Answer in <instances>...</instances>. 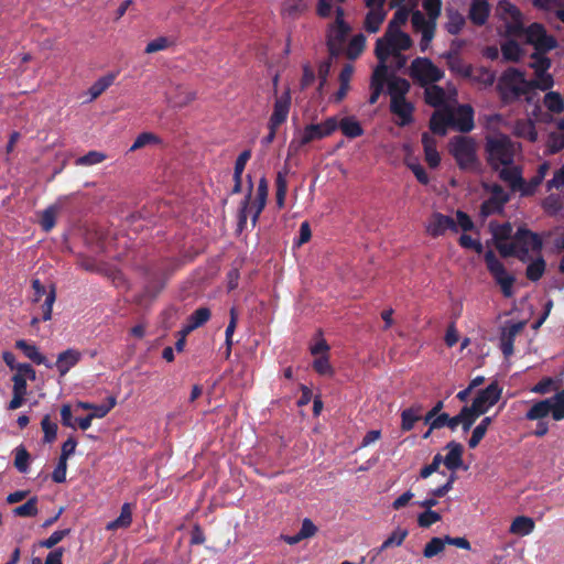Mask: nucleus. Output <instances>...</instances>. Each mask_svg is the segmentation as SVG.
Returning a JSON list of instances; mask_svg holds the SVG:
<instances>
[{
  "instance_id": "obj_1",
  "label": "nucleus",
  "mask_w": 564,
  "mask_h": 564,
  "mask_svg": "<svg viewBox=\"0 0 564 564\" xmlns=\"http://www.w3.org/2000/svg\"><path fill=\"white\" fill-rule=\"evenodd\" d=\"M519 150L520 145L507 134L499 133L486 137V159L494 171H498L501 166L512 165Z\"/></svg>"
},
{
  "instance_id": "obj_2",
  "label": "nucleus",
  "mask_w": 564,
  "mask_h": 564,
  "mask_svg": "<svg viewBox=\"0 0 564 564\" xmlns=\"http://www.w3.org/2000/svg\"><path fill=\"white\" fill-rule=\"evenodd\" d=\"M448 152L462 171L476 172L480 162L477 156V143L473 137L454 135L448 141Z\"/></svg>"
},
{
  "instance_id": "obj_3",
  "label": "nucleus",
  "mask_w": 564,
  "mask_h": 564,
  "mask_svg": "<svg viewBox=\"0 0 564 564\" xmlns=\"http://www.w3.org/2000/svg\"><path fill=\"white\" fill-rule=\"evenodd\" d=\"M337 129L338 119L335 116L328 117L321 123L306 124L304 129L299 133V135L291 140L289 144V153H296L301 148L310 144L311 142L329 137Z\"/></svg>"
},
{
  "instance_id": "obj_4",
  "label": "nucleus",
  "mask_w": 564,
  "mask_h": 564,
  "mask_svg": "<svg viewBox=\"0 0 564 564\" xmlns=\"http://www.w3.org/2000/svg\"><path fill=\"white\" fill-rule=\"evenodd\" d=\"M530 85L521 70L510 67L501 75L498 89L503 100H514L529 95Z\"/></svg>"
},
{
  "instance_id": "obj_5",
  "label": "nucleus",
  "mask_w": 564,
  "mask_h": 564,
  "mask_svg": "<svg viewBox=\"0 0 564 564\" xmlns=\"http://www.w3.org/2000/svg\"><path fill=\"white\" fill-rule=\"evenodd\" d=\"M409 75L414 83L421 87H426L430 84L440 82L444 77V72L430 58L416 57L411 63Z\"/></svg>"
},
{
  "instance_id": "obj_6",
  "label": "nucleus",
  "mask_w": 564,
  "mask_h": 564,
  "mask_svg": "<svg viewBox=\"0 0 564 564\" xmlns=\"http://www.w3.org/2000/svg\"><path fill=\"white\" fill-rule=\"evenodd\" d=\"M485 262L488 271L495 279L496 283L501 288V292L505 297H511L513 295V284L516 279L509 274L501 261L496 257L492 250H488L485 253Z\"/></svg>"
},
{
  "instance_id": "obj_7",
  "label": "nucleus",
  "mask_w": 564,
  "mask_h": 564,
  "mask_svg": "<svg viewBox=\"0 0 564 564\" xmlns=\"http://www.w3.org/2000/svg\"><path fill=\"white\" fill-rule=\"evenodd\" d=\"M513 242L517 243L518 259L522 262L528 260L530 250L540 252L543 248L542 238L524 226L517 229Z\"/></svg>"
},
{
  "instance_id": "obj_8",
  "label": "nucleus",
  "mask_w": 564,
  "mask_h": 564,
  "mask_svg": "<svg viewBox=\"0 0 564 564\" xmlns=\"http://www.w3.org/2000/svg\"><path fill=\"white\" fill-rule=\"evenodd\" d=\"M523 33L527 36L528 43L532 44L535 51L549 52L556 47V40L549 35L545 28L540 23H532Z\"/></svg>"
},
{
  "instance_id": "obj_9",
  "label": "nucleus",
  "mask_w": 564,
  "mask_h": 564,
  "mask_svg": "<svg viewBox=\"0 0 564 564\" xmlns=\"http://www.w3.org/2000/svg\"><path fill=\"white\" fill-rule=\"evenodd\" d=\"M248 192L245 198L241 200L239 210H238V223H237V230L239 232H242L247 228V219H248V212L249 209L252 212L251 216V225L254 228L257 226V223L259 220V217L263 209H259L257 206L251 205V198H252V191H253V184L251 181V176L248 175Z\"/></svg>"
},
{
  "instance_id": "obj_10",
  "label": "nucleus",
  "mask_w": 564,
  "mask_h": 564,
  "mask_svg": "<svg viewBox=\"0 0 564 564\" xmlns=\"http://www.w3.org/2000/svg\"><path fill=\"white\" fill-rule=\"evenodd\" d=\"M498 12L501 18L510 19V23L507 25V31L512 35H521L524 31V25L522 22V13L513 3L501 0L497 7Z\"/></svg>"
},
{
  "instance_id": "obj_11",
  "label": "nucleus",
  "mask_w": 564,
  "mask_h": 564,
  "mask_svg": "<svg viewBox=\"0 0 564 564\" xmlns=\"http://www.w3.org/2000/svg\"><path fill=\"white\" fill-rule=\"evenodd\" d=\"M501 391L498 382H491L485 389L478 391L470 405L482 415L499 401Z\"/></svg>"
},
{
  "instance_id": "obj_12",
  "label": "nucleus",
  "mask_w": 564,
  "mask_h": 564,
  "mask_svg": "<svg viewBox=\"0 0 564 564\" xmlns=\"http://www.w3.org/2000/svg\"><path fill=\"white\" fill-rule=\"evenodd\" d=\"M412 26L415 31L421 32L422 37L420 41V50L422 52L426 51L430 46L432 40L435 36L436 31V24L435 23H427L426 18L424 14L416 10L412 13L411 18Z\"/></svg>"
},
{
  "instance_id": "obj_13",
  "label": "nucleus",
  "mask_w": 564,
  "mask_h": 564,
  "mask_svg": "<svg viewBox=\"0 0 564 564\" xmlns=\"http://www.w3.org/2000/svg\"><path fill=\"white\" fill-rule=\"evenodd\" d=\"M446 230L457 232L456 221L447 215L435 212L432 214L429 225L426 226V232L433 238L443 236Z\"/></svg>"
},
{
  "instance_id": "obj_14",
  "label": "nucleus",
  "mask_w": 564,
  "mask_h": 564,
  "mask_svg": "<svg viewBox=\"0 0 564 564\" xmlns=\"http://www.w3.org/2000/svg\"><path fill=\"white\" fill-rule=\"evenodd\" d=\"M525 327L524 321L510 323L506 325L500 335V349L505 357H510L514 351V339L517 335Z\"/></svg>"
},
{
  "instance_id": "obj_15",
  "label": "nucleus",
  "mask_w": 564,
  "mask_h": 564,
  "mask_svg": "<svg viewBox=\"0 0 564 564\" xmlns=\"http://www.w3.org/2000/svg\"><path fill=\"white\" fill-rule=\"evenodd\" d=\"M291 108V94L289 90L284 91L274 101L273 111L269 119L268 126L272 128H279L288 119Z\"/></svg>"
},
{
  "instance_id": "obj_16",
  "label": "nucleus",
  "mask_w": 564,
  "mask_h": 564,
  "mask_svg": "<svg viewBox=\"0 0 564 564\" xmlns=\"http://www.w3.org/2000/svg\"><path fill=\"white\" fill-rule=\"evenodd\" d=\"M499 178L507 183L510 189L522 194L524 187V178L522 176V167L519 165L502 166L498 171Z\"/></svg>"
},
{
  "instance_id": "obj_17",
  "label": "nucleus",
  "mask_w": 564,
  "mask_h": 564,
  "mask_svg": "<svg viewBox=\"0 0 564 564\" xmlns=\"http://www.w3.org/2000/svg\"><path fill=\"white\" fill-rule=\"evenodd\" d=\"M83 358V354L75 348H68L57 355L53 367L58 371L59 377H64L74 368Z\"/></svg>"
},
{
  "instance_id": "obj_18",
  "label": "nucleus",
  "mask_w": 564,
  "mask_h": 564,
  "mask_svg": "<svg viewBox=\"0 0 564 564\" xmlns=\"http://www.w3.org/2000/svg\"><path fill=\"white\" fill-rule=\"evenodd\" d=\"M451 120L453 128L462 133H467L475 127L474 110L469 105H462Z\"/></svg>"
},
{
  "instance_id": "obj_19",
  "label": "nucleus",
  "mask_w": 564,
  "mask_h": 564,
  "mask_svg": "<svg viewBox=\"0 0 564 564\" xmlns=\"http://www.w3.org/2000/svg\"><path fill=\"white\" fill-rule=\"evenodd\" d=\"M448 69L463 78H471L474 67L471 64H466L457 51H448L444 54Z\"/></svg>"
},
{
  "instance_id": "obj_20",
  "label": "nucleus",
  "mask_w": 564,
  "mask_h": 564,
  "mask_svg": "<svg viewBox=\"0 0 564 564\" xmlns=\"http://www.w3.org/2000/svg\"><path fill=\"white\" fill-rule=\"evenodd\" d=\"M15 348L20 349L24 356L35 365H43L48 369L53 368V362L41 354L34 344H30L24 339H19L15 341Z\"/></svg>"
},
{
  "instance_id": "obj_21",
  "label": "nucleus",
  "mask_w": 564,
  "mask_h": 564,
  "mask_svg": "<svg viewBox=\"0 0 564 564\" xmlns=\"http://www.w3.org/2000/svg\"><path fill=\"white\" fill-rule=\"evenodd\" d=\"M390 110L393 115L400 118L399 126L404 127L412 123L414 106L405 98L391 100Z\"/></svg>"
},
{
  "instance_id": "obj_22",
  "label": "nucleus",
  "mask_w": 564,
  "mask_h": 564,
  "mask_svg": "<svg viewBox=\"0 0 564 564\" xmlns=\"http://www.w3.org/2000/svg\"><path fill=\"white\" fill-rule=\"evenodd\" d=\"M446 449H448V453L443 457V463L447 469L456 471L463 466L464 447L460 443L451 441L447 443Z\"/></svg>"
},
{
  "instance_id": "obj_23",
  "label": "nucleus",
  "mask_w": 564,
  "mask_h": 564,
  "mask_svg": "<svg viewBox=\"0 0 564 564\" xmlns=\"http://www.w3.org/2000/svg\"><path fill=\"white\" fill-rule=\"evenodd\" d=\"M117 401L115 397H108L107 402L100 404L99 408L95 409V412L89 413L88 415L84 417L77 419V423L80 430L86 431L90 427L91 422L94 419L98 417H105L116 405Z\"/></svg>"
},
{
  "instance_id": "obj_24",
  "label": "nucleus",
  "mask_w": 564,
  "mask_h": 564,
  "mask_svg": "<svg viewBox=\"0 0 564 564\" xmlns=\"http://www.w3.org/2000/svg\"><path fill=\"white\" fill-rule=\"evenodd\" d=\"M352 74H354V66L351 64H345L339 73V76H338L339 88L333 96L334 102L339 104L346 98V96L350 89V80H351Z\"/></svg>"
},
{
  "instance_id": "obj_25",
  "label": "nucleus",
  "mask_w": 564,
  "mask_h": 564,
  "mask_svg": "<svg viewBox=\"0 0 564 564\" xmlns=\"http://www.w3.org/2000/svg\"><path fill=\"white\" fill-rule=\"evenodd\" d=\"M364 21V29L368 33H377L387 17V11L383 8H368Z\"/></svg>"
},
{
  "instance_id": "obj_26",
  "label": "nucleus",
  "mask_w": 564,
  "mask_h": 564,
  "mask_svg": "<svg viewBox=\"0 0 564 564\" xmlns=\"http://www.w3.org/2000/svg\"><path fill=\"white\" fill-rule=\"evenodd\" d=\"M489 13L490 8L486 0H475L470 6L468 18L475 25L481 26L487 22Z\"/></svg>"
},
{
  "instance_id": "obj_27",
  "label": "nucleus",
  "mask_w": 564,
  "mask_h": 564,
  "mask_svg": "<svg viewBox=\"0 0 564 564\" xmlns=\"http://www.w3.org/2000/svg\"><path fill=\"white\" fill-rule=\"evenodd\" d=\"M453 113L435 111L430 119V129L434 134L445 135L447 128L452 127Z\"/></svg>"
},
{
  "instance_id": "obj_28",
  "label": "nucleus",
  "mask_w": 564,
  "mask_h": 564,
  "mask_svg": "<svg viewBox=\"0 0 564 564\" xmlns=\"http://www.w3.org/2000/svg\"><path fill=\"white\" fill-rule=\"evenodd\" d=\"M411 85L408 79L397 76H391L388 82V94L391 100L405 98L410 91Z\"/></svg>"
},
{
  "instance_id": "obj_29",
  "label": "nucleus",
  "mask_w": 564,
  "mask_h": 564,
  "mask_svg": "<svg viewBox=\"0 0 564 564\" xmlns=\"http://www.w3.org/2000/svg\"><path fill=\"white\" fill-rule=\"evenodd\" d=\"M550 170V164L547 162H543L538 166L536 173L533 177L529 180V182L524 181V187L522 191V196H531L535 193L536 188L543 182L545 175Z\"/></svg>"
},
{
  "instance_id": "obj_30",
  "label": "nucleus",
  "mask_w": 564,
  "mask_h": 564,
  "mask_svg": "<svg viewBox=\"0 0 564 564\" xmlns=\"http://www.w3.org/2000/svg\"><path fill=\"white\" fill-rule=\"evenodd\" d=\"M132 523V511L130 503H123L121 507V511L118 518L110 521L106 525V530L115 531L118 529L129 528Z\"/></svg>"
},
{
  "instance_id": "obj_31",
  "label": "nucleus",
  "mask_w": 564,
  "mask_h": 564,
  "mask_svg": "<svg viewBox=\"0 0 564 564\" xmlns=\"http://www.w3.org/2000/svg\"><path fill=\"white\" fill-rule=\"evenodd\" d=\"M535 523L532 518L519 516L513 519L509 532L516 535L524 536L533 532Z\"/></svg>"
},
{
  "instance_id": "obj_32",
  "label": "nucleus",
  "mask_w": 564,
  "mask_h": 564,
  "mask_svg": "<svg viewBox=\"0 0 564 564\" xmlns=\"http://www.w3.org/2000/svg\"><path fill=\"white\" fill-rule=\"evenodd\" d=\"M552 410V399H544L535 402L531 409L525 413V419L529 421L543 420Z\"/></svg>"
},
{
  "instance_id": "obj_33",
  "label": "nucleus",
  "mask_w": 564,
  "mask_h": 564,
  "mask_svg": "<svg viewBox=\"0 0 564 564\" xmlns=\"http://www.w3.org/2000/svg\"><path fill=\"white\" fill-rule=\"evenodd\" d=\"M422 405L416 404L411 408L404 409L401 412V430L409 432L414 427V424L421 420Z\"/></svg>"
},
{
  "instance_id": "obj_34",
  "label": "nucleus",
  "mask_w": 564,
  "mask_h": 564,
  "mask_svg": "<svg viewBox=\"0 0 564 564\" xmlns=\"http://www.w3.org/2000/svg\"><path fill=\"white\" fill-rule=\"evenodd\" d=\"M338 128L343 134L349 139H355L364 134V129L358 120L354 117H345L338 120Z\"/></svg>"
},
{
  "instance_id": "obj_35",
  "label": "nucleus",
  "mask_w": 564,
  "mask_h": 564,
  "mask_svg": "<svg viewBox=\"0 0 564 564\" xmlns=\"http://www.w3.org/2000/svg\"><path fill=\"white\" fill-rule=\"evenodd\" d=\"M117 73H108L105 76L98 78L89 88L90 100L97 99L102 93H105L116 80Z\"/></svg>"
},
{
  "instance_id": "obj_36",
  "label": "nucleus",
  "mask_w": 564,
  "mask_h": 564,
  "mask_svg": "<svg viewBox=\"0 0 564 564\" xmlns=\"http://www.w3.org/2000/svg\"><path fill=\"white\" fill-rule=\"evenodd\" d=\"M387 39H390L395 55H398L400 51L409 50L412 45L410 35L403 31H387Z\"/></svg>"
},
{
  "instance_id": "obj_37",
  "label": "nucleus",
  "mask_w": 564,
  "mask_h": 564,
  "mask_svg": "<svg viewBox=\"0 0 564 564\" xmlns=\"http://www.w3.org/2000/svg\"><path fill=\"white\" fill-rule=\"evenodd\" d=\"M425 102L432 107H440L445 102V90L438 85L430 84L424 87Z\"/></svg>"
},
{
  "instance_id": "obj_38",
  "label": "nucleus",
  "mask_w": 564,
  "mask_h": 564,
  "mask_svg": "<svg viewBox=\"0 0 564 564\" xmlns=\"http://www.w3.org/2000/svg\"><path fill=\"white\" fill-rule=\"evenodd\" d=\"M350 31L351 28L349 24H330L327 32L326 41L345 45L346 39Z\"/></svg>"
},
{
  "instance_id": "obj_39",
  "label": "nucleus",
  "mask_w": 564,
  "mask_h": 564,
  "mask_svg": "<svg viewBox=\"0 0 564 564\" xmlns=\"http://www.w3.org/2000/svg\"><path fill=\"white\" fill-rule=\"evenodd\" d=\"M375 54L379 61V64H386L390 55H395L390 39H387V32L382 37L377 40Z\"/></svg>"
},
{
  "instance_id": "obj_40",
  "label": "nucleus",
  "mask_w": 564,
  "mask_h": 564,
  "mask_svg": "<svg viewBox=\"0 0 564 564\" xmlns=\"http://www.w3.org/2000/svg\"><path fill=\"white\" fill-rule=\"evenodd\" d=\"M366 47V36L362 33L356 34L349 41L345 54L349 59L358 58Z\"/></svg>"
},
{
  "instance_id": "obj_41",
  "label": "nucleus",
  "mask_w": 564,
  "mask_h": 564,
  "mask_svg": "<svg viewBox=\"0 0 564 564\" xmlns=\"http://www.w3.org/2000/svg\"><path fill=\"white\" fill-rule=\"evenodd\" d=\"M501 200L502 199H497L496 197H489L484 200L480 205L479 216L486 219L491 215L501 214L506 205Z\"/></svg>"
},
{
  "instance_id": "obj_42",
  "label": "nucleus",
  "mask_w": 564,
  "mask_h": 564,
  "mask_svg": "<svg viewBox=\"0 0 564 564\" xmlns=\"http://www.w3.org/2000/svg\"><path fill=\"white\" fill-rule=\"evenodd\" d=\"M512 230H513L512 225L508 221L503 223L501 225H497L495 223L490 224V231L492 234L495 243L498 241L499 242L506 241L511 238L513 239Z\"/></svg>"
},
{
  "instance_id": "obj_43",
  "label": "nucleus",
  "mask_w": 564,
  "mask_h": 564,
  "mask_svg": "<svg viewBox=\"0 0 564 564\" xmlns=\"http://www.w3.org/2000/svg\"><path fill=\"white\" fill-rule=\"evenodd\" d=\"M212 316L210 310L199 307L195 310L188 317V330H194L209 321Z\"/></svg>"
},
{
  "instance_id": "obj_44",
  "label": "nucleus",
  "mask_w": 564,
  "mask_h": 564,
  "mask_svg": "<svg viewBox=\"0 0 564 564\" xmlns=\"http://www.w3.org/2000/svg\"><path fill=\"white\" fill-rule=\"evenodd\" d=\"M37 502L36 496L31 497L25 503L15 507L12 512L14 516L22 518L35 517L39 513Z\"/></svg>"
},
{
  "instance_id": "obj_45",
  "label": "nucleus",
  "mask_w": 564,
  "mask_h": 564,
  "mask_svg": "<svg viewBox=\"0 0 564 564\" xmlns=\"http://www.w3.org/2000/svg\"><path fill=\"white\" fill-rule=\"evenodd\" d=\"M545 261L542 257L536 258L528 264L525 269V276L532 282L539 281L545 272Z\"/></svg>"
},
{
  "instance_id": "obj_46",
  "label": "nucleus",
  "mask_w": 564,
  "mask_h": 564,
  "mask_svg": "<svg viewBox=\"0 0 564 564\" xmlns=\"http://www.w3.org/2000/svg\"><path fill=\"white\" fill-rule=\"evenodd\" d=\"M501 53L505 61L519 62L521 58L522 50L518 42L510 40L501 45Z\"/></svg>"
},
{
  "instance_id": "obj_47",
  "label": "nucleus",
  "mask_w": 564,
  "mask_h": 564,
  "mask_svg": "<svg viewBox=\"0 0 564 564\" xmlns=\"http://www.w3.org/2000/svg\"><path fill=\"white\" fill-rule=\"evenodd\" d=\"M458 414L460 417V423L464 432H468L476 422V420L481 415L471 405L463 406Z\"/></svg>"
},
{
  "instance_id": "obj_48",
  "label": "nucleus",
  "mask_w": 564,
  "mask_h": 564,
  "mask_svg": "<svg viewBox=\"0 0 564 564\" xmlns=\"http://www.w3.org/2000/svg\"><path fill=\"white\" fill-rule=\"evenodd\" d=\"M161 143V139L160 137H158L155 133H152V132H142L140 133L134 142L132 143V145L130 147V150L131 152L133 151H137L139 149H142L147 145H150V144H160Z\"/></svg>"
},
{
  "instance_id": "obj_49",
  "label": "nucleus",
  "mask_w": 564,
  "mask_h": 564,
  "mask_svg": "<svg viewBox=\"0 0 564 564\" xmlns=\"http://www.w3.org/2000/svg\"><path fill=\"white\" fill-rule=\"evenodd\" d=\"M14 467L20 473H28L29 471V463H30V454L26 451V448L23 445L18 446L14 449Z\"/></svg>"
},
{
  "instance_id": "obj_50",
  "label": "nucleus",
  "mask_w": 564,
  "mask_h": 564,
  "mask_svg": "<svg viewBox=\"0 0 564 564\" xmlns=\"http://www.w3.org/2000/svg\"><path fill=\"white\" fill-rule=\"evenodd\" d=\"M389 79L390 78L387 64H378L371 75L370 87L379 86V88L383 89L386 83L388 84Z\"/></svg>"
},
{
  "instance_id": "obj_51",
  "label": "nucleus",
  "mask_w": 564,
  "mask_h": 564,
  "mask_svg": "<svg viewBox=\"0 0 564 564\" xmlns=\"http://www.w3.org/2000/svg\"><path fill=\"white\" fill-rule=\"evenodd\" d=\"M546 52L535 51L532 55V62L530 66L534 69L535 74L538 73H546V70L551 67V61L545 56Z\"/></svg>"
},
{
  "instance_id": "obj_52",
  "label": "nucleus",
  "mask_w": 564,
  "mask_h": 564,
  "mask_svg": "<svg viewBox=\"0 0 564 564\" xmlns=\"http://www.w3.org/2000/svg\"><path fill=\"white\" fill-rule=\"evenodd\" d=\"M41 427L44 433L43 442L53 443L56 440L58 426L51 420V416L46 414L41 421Z\"/></svg>"
},
{
  "instance_id": "obj_53",
  "label": "nucleus",
  "mask_w": 564,
  "mask_h": 564,
  "mask_svg": "<svg viewBox=\"0 0 564 564\" xmlns=\"http://www.w3.org/2000/svg\"><path fill=\"white\" fill-rule=\"evenodd\" d=\"M544 106L554 113H560L564 110V101L562 96L556 91H549L544 97Z\"/></svg>"
},
{
  "instance_id": "obj_54",
  "label": "nucleus",
  "mask_w": 564,
  "mask_h": 564,
  "mask_svg": "<svg viewBox=\"0 0 564 564\" xmlns=\"http://www.w3.org/2000/svg\"><path fill=\"white\" fill-rule=\"evenodd\" d=\"M393 18L390 20L387 31H401L400 26L405 24L409 19V10L405 7H397Z\"/></svg>"
},
{
  "instance_id": "obj_55",
  "label": "nucleus",
  "mask_w": 564,
  "mask_h": 564,
  "mask_svg": "<svg viewBox=\"0 0 564 564\" xmlns=\"http://www.w3.org/2000/svg\"><path fill=\"white\" fill-rule=\"evenodd\" d=\"M536 78L534 80H529L530 85V94L535 89L547 90L553 87L554 80L553 77L547 73H538L535 74Z\"/></svg>"
},
{
  "instance_id": "obj_56",
  "label": "nucleus",
  "mask_w": 564,
  "mask_h": 564,
  "mask_svg": "<svg viewBox=\"0 0 564 564\" xmlns=\"http://www.w3.org/2000/svg\"><path fill=\"white\" fill-rule=\"evenodd\" d=\"M445 538L442 539V538H432L425 545L424 550H423V555L424 557L426 558H431L437 554H440L441 552H443L444 547H445Z\"/></svg>"
},
{
  "instance_id": "obj_57",
  "label": "nucleus",
  "mask_w": 564,
  "mask_h": 564,
  "mask_svg": "<svg viewBox=\"0 0 564 564\" xmlns=\"http://www.w3.org/2000/svg\"><path fill=\"white\" fill-rule=\"evenodd\" d=\"M423 8L429 17L426 22L436 24V20L442 11V0H423Z\"/></svg>"
},
{
  "instance_id": "obj_58",
  "label": "nucleus",
  "mask_w": 564,
  "mask_h": 564,
  "mask_svg": "<svg viewBox=\"0 0 564 564\" xmlns=\"http://www.w3.org/2000/svg\"><path fill=\"white\" fill-rule=\"evenodd\" d=\"M406 536L408 531L405 529H397L384 540V542L380 546V551L389 549L393 545L400 546Z\"/></svg>"
},
{
  "instance_id": "obj_59",
  "label": "nucleus",
  "mask_w": 564,
  "mask_h": 564,
  "mask_svg": "<svg viewBox=\"0 0 564 564\" xmlns=\"http://www.w3.org/2000/svg\"><path fill=\"white\" fill-rule=\"evenodd\" d=\"M268 198V181L265 177H261L257 188V195L254 202L251 204L252 206L259 207V209H264Z\"/></svg>"
},
{
  "instance_id": "obj_60",
  "label": "nucleus",
  "mask_w": 564,
  "mask_h": 564,
  "mask_svg": "<svg viewBox=\"0 0 564 564\" xmlns=\"http://www.w3.org/2000/svg\"><path fill=\"white\" fill-rule=\"evenodd\" d=\"M465 25V19L459 13H453L449 15V19L445 25L446 31L452 35H457L460 33Z\"/></svg>"
},
{
  "instance_id": "obj_61",
  "label": "nucleus",
  "mask_w": 564,
  "mask_h": 564,
  "mask_svg": "<svg viewBox=\"0 0 564 564\" xmlns=\"http://www.w3.org/2000/svg\"><path fill=\"white\" fill-rule=\"evenodd\" d=\"M549 152L555 154L564 149V132H552L547 139Z\"/></svg>"
},
{
  "instance_id": "obj_62",
  "label": "nucleus",
  "mask_w": 564,
  "mask_h": 564,
  "mask_svg": "<svg viewBox=\"0 0 564 564\" xmlns=\"http://www.w3.org/2000/svg\"><path fill=\"white\" fill-rule=\"evenodd\" d=\"M442 517L434 510H425L417 517V524L421 528H430L432 524L441 521Z\"/></svg>"
},
{
  "instance_id": "obj_63",
  "label": "nucleus",
  "mask_w": 564,
  "mask_h": 564,
  "mask_svg": "<svg viewBox=\"0 0 564 564\" xmlns=\"http://www.w3.org/2000/svg\"><path fill=\"white\" fill-rule=\"evenodd\" d=\"M476 83L484 84L485 86H491L495 83L496 75L494 72L486 67H479L476 74L471 78Z\"/></svg>"
},
{
  "instance_id": "obj_64",
  "label": "nucleus",
  "mask_w": 564,
  "mask_h": 564,
  "mask_svg": "<svg viewBox=\"0 0 564 564\" xmlns=\"http://www.w3.org/2000/svg\"><path fill=\"white\" fill-rule=\"evenodd\" d=\"M70 533V529L54 531L47 539L40 541V546L52 549L57 545L65 536Z\"/></svg>"
}]
</instances>
